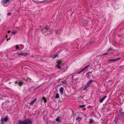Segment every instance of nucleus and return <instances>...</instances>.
Listing matches in <instances>:
<instances>
[{
    "label": "nucleus",
    "mask_w": 124,
    "mask_h": 124,
    "mask_svg": "<svg viewBox=\"0 0 124 124\" xmlns=\"http://www.w3.org/2000/svg\"><path fill=\"white\" fill-rule=\"evenodd\" d=\"M28 90L30 91V92L31 93L34 92V91H35L33 87L29 88Z\"/></svg>",
    "instance_id": "obj_12"
},
{
    "label": "nucleus",
    "mask_w": 124,
    "mask_h": 124,
    "mask_svg": "<svg viewBox=\"0 0 124 124\" xmlns=\"http://www.w3.org/2000/svg\"><path fill=\"white\" fill-rule=\"evenodd\" d=\"M59 90L61 93H63V92L64 88L63 87H61L59 89Z\"/></svg>",
    "instance_id": "obj_15"
},
{
    "label": "nucleus",
    "mask_w": 124,
    "mask_h": 124,
    "mask_svg": "<svg viewBox=\"0 0 124 124\" xmlns=\"http://www.w3.org/2000/svg\"><path fill=\"white\" fill-rule=\"evenodd\" d=\"M42 27V26H40V27Z\"/></svg>",
    "instance_id": "obj_46"
},
{
    "label": "nucleus",
    "mask_w": 124,
    "mask_h": 124,
    "mask_svg": "<svg viewBox=\"0 0 124 124\" xmlns=\"http://www.w3.org/2000/svg\"><path fill=\"white\" fill-rule=\"evenodd\" d=\"M93 120L92 119H90V120L89 123H92L93 122Z\"/></svg>",
    "instance_id": "obj_26"
},
{
    "label": "nucleus",
    "mask_w": 124,
    "mask_h": 124,
    "mask_svg": "<svg viewBox=\"0 0 124 124\" xmlns=\"http://www.w3.org/2000/svg\"><path fill=\"white\" fill-rule=\"evenodd\" d=\"M88 86H87V85L86 84V86L84 88V89L85 90L86 89Z\"/></svg>",
    "instance_id": "obj_27"
},
{
    "label": "nucleus",
    "mask_w": 124,
    "mask_h": 124,
    "mask_svg": "<svg viewBox=\"0 0 124 124\" xmlns=\"http://www.w3.org/2000/svg\"><path fill=\"white\" fill-rule=\"evenodd\" d=\"M10 31H8V33H9L10 32Z\"/></svg>",
    "instance_id": "obj_36"
},
{
    "label": "nucleus",
    "mask_w": 124,
    "mask_h": 124,
    "mask_svg": "<svg viewBox=\"0 0 124 124\" xmlns=\"http://www.w3.org/2000/svg\"><path fill=\"white\" fill-rule=\"evenodd\" d=\"M24 82V81L22 82L20 80H18L15 82V85H20L21 86Z\"/></svg>",
    "instance_id": "obj_3"
},
{
    "label": "nucleus",
    "mask_w": 124,
    "mask_h": 124,
    "mask_svg": "<svg viewBox=\"0 0 124 124\" xmlns=\"http://www.w3.org/2000/svg\"><path fill=\"white\" fill-rule=\"evenodd\" d=\"M43 30V29H42L41 30Z\"/></svg>",
    "instance_id": "obj_47"
},
{
    "label": "nucleus",
    "mask_w": 124,
    "mask_h": 124,
    "mask_svg": "<svg viewBox=\"0 0 124 124\" xmlns=\"http://www.w3.org/2000/svg\"><path fill=\"white\" fill-rule=\"evenodd\" d=\"M85 106V105H81L79 106V108H81Z\"/></svg>",
    "instance_id": "obj_25"
},
{
    "label": "nucleus",
    "mask_w": 124,
    "mask_h": 124,
    "mask_svg": "<svg viewBox=\"0 0 124 124\" xmlns=\"http://www.w3.org/2000/svg\"><path fill=\"white\" fill-rule=\"evenodd\" d=\"M58 31V30H57V31H56V33Z\"/></svg>",
    "instance_id": "obj_41"
},
{
    "label": "nucleus",
    "mask_w": 124,
    "mask_h": 124,
    "mask_svg": "<svg viewBox=\"0 0 124 124\" xmlns=\"http://www.w3.org/2000/svg\"><path fill=\"white\" fill-rule=\"evenodd\" d=\"M16 33V31H13L12 32V34H15Z\"/></svg>",
    "instance_id": "obj_29"
},
{
    "label": "nucleus",
    "mask_w": 124,
    "mask_h": 124,
    "mask_svg": "<svg viewBox=\"0 0 124 124\" xmlns=\"http://www.w3.org/2000/svg\"><path fill=\"white\" fill-rule=\"evenodd\" d=\"M9 1V0H2L3 3L4 4L6 3Z\"/></svg>",
    "instance_id": "obj_14"
},
{
    "label": "nucleus",
    "mask_w": 124,
    "mask_h": 124,
    "mask_svg": "<svg viewBox=\"0 0 124 124\" xmlns=\"http://www.w3.org/2000/svg\"><path fill=\"white\" fill-rule=\"evenodd\" d=\"M12 14V13L10 12H9V13H8L7 14V16H10V15H11Z\"/></svg>",
    "instance_id": "obj_24"
},
{
    "label": "nucleus",
    "mask_w": 124,
    "mask_h": 124,
    "mask_svg": "<svg viewBox=\"0 0 124 124\" xmlns=\"http://www.w3.org/2000/svg\"><path fill=\"white\" fill-rule=\"evenodd\" d=\"M90 65V64H89L87 66H86L85 67V69L87 68Z\"/></svg>",
    "instance_id": "obj_30"
},
{
    "label": "nucleus",
    "mask_w": 124,
    "mask_h": 124,
    "mask_svg": "<svg viewBox=\"0 0 124 124\" xmlns=\"http://www.w3.org/2000/svg\"><path fill=\"white\" fill-rule=\"evenodd\" d=\"M93 42H90L89 43V44H88V45H91L92 43Z\"/></svg>",
    "instance_id": "obj_31"
},
{
    "label": "nucleus",
    "mask_w": 124,
    "mask_h": 124,
    "mask_svg": "<svg viewBox=\"0 0 124 124\" xmlns=\"http://www.w3.org/2000/svg\"><path fill=\"white\" fill-rule=\"evenodd\" d=\"M57 62L58 64H57L59 65V64H60L61 63L62 61H57Z\"/></svg>",
    "instance_id": "obj_22"
},
{
    "label": "nucleus",
    "mask_w": 124,
    "mask_h": 124,
    "mask_svg": "<svg viewBox=\"0 0 124 124\" xmlns=\"http://www.w3.org/2000/svg\"><path fill=\"white\" fill-rule=\"evenodd\" d=\"M85 68L84 67V68H83L82 70V71H83L84 70H85Z\"/></svg>",
    "instance_id": "obj_34"
},
{
    "label": "nucleus",
    "mask_w": 124,
    "mask_h": 124,
    "mask_svg": "<svg viewBox=\"0 0 124 124\" xmlns=\"http://www.w3.org/2000/svg\"><path fill=\"white\" fill-rule=\"evenodd\" d=\"M56 66L57 67V68L59 69H61V67L59 64H57V65H56Z\"/></svg>",
    "instance_id": "obj_19"
},
{
    "label": "nucleus",
    "mask_w": 124,
    "mask_h": 124,
    "mask_svg": "<svg viewBox=\"0 0 124 124\" xmlns=\"http://www.w3.org/2000/svg\"><path fill=\"white\" fill-rule=\"evenodd\" d=\"M82 72V70H81L80 71H78V72H77V73L78 74H79L80 73H81V72Z\"/></svg>",
    "instance_id": "obj_28"
},
{
    "label": "nucleus",
    "mask_w": 124,
    "mask_h": 124,
    "mask_svg": "<svg viewBox=\"0 0 124 124\" xmlns=\"http://www.w3.org/2000/svg\"><path fill=\"white\" fill-rule=\"evenodd\" d=\"M93 80H90L86 84L87 85V86H89L92 84V83L93 82Z\"/></svg>",
    "instance_id": "obj_6"
},
{
    "label": "nucleus",
    "mask_w": 124,
    "mask_h": 124,
    "mask_svg": "<svg viewBox=\"0 0 124 124\" xmlns=\"http://www.w3.org/2000/svg\"><path fill=\"white\" fill-rule=\"evenodd\" d=\"M62 83H66V81H62L61 82Z\"/></svg>",
    "instance_id": "obj_32"
},
{
    "label": "nucleus",
    "mask_w": 124,
    "mask_h": 124,
    "mask_svg": "<svg viewBox=\"0 0 124 124\" xmlns=\"http://www.w3.org/2000/svg\"><path fill=\"white\" fill-rule=\"evenodd\" d=\"M105 54L108 55V54L106 53H104V54H103V55H104Z\"/></svg>",
    "instance_id": "obj_35"
},
{
    "label": "nucleus",
    "mask_w": 124,
    "mask_h": 124,
    "mask_svg": "<svg viewBox=\"0 0 124 124\" xmlns=\"http://www.w3.org/2000/svg\"><path fill=\"white\" fill-rule=\"evenodd\" d=\"M15 48L16 49H18L19 48V47L18 45H17L15 46Z\"/></svg>",
    "instance_id": "obj_23"
},
{
    "label": "nucleus",
    "mask_w": 124,
    "mask_h": 124,
    "mask_svg": "<svg viewBox=\"0 0 124 124\" xmlns=\"http://www.w3.org/2000/svg\"><path fill=\"white\" fill-rule=\"evenodd\" d=\"M121 59L120 57H117L116 59H109L107 60L108 62L109 63H111L115 62Z\"/></svg>",
    "instance_id": "obj_2"
},
{
    "label": "nucleus",
    "mask_w": 124,
    "mask_h": 124,
    "mask_svg": "<svg viewBox=\"0 0 124 124\" xmlns=\"http://www.w3.org/2000/svg\"><path fill=\"white\" fill-rule=\"evenodd\" d=\"M56 120L58 122H60V117H58L57 118H56Z\"/></svg>",
    "instance_id": "obj_17"
},
{
    "label": "nucleus",
    "mask_w": 124,
    "mask_h": 124,
    "mask_svg": "<svg viewBox=\"0 0 124 124\" xmlns=\"http://www.w3.org/2000/svg\"><path fill=\"white\" fill-rule=\"evenodd\" d=\"M3 119H1L0 124H4V122L3 121Z\"/></svg>",
    "instance_id": "obj_18"
},
{
    "label": "nucleus",
    "mask_w": 124,
    "mask_h": 124,
    "mask_svg": "<svg viewBox=\"0 0 124 124\" xmlns=\"http://www.w3.org/2000/svg\"><path fill=\"white\" fill-rule=\"evenodd\" d=\"M58 54L59 53L57 54H56L55 55L54 54L53 55L54 56L51 55V56H50V57L51 58H52L53 59H54L56 57L58 56Z\"/></svg>",
    "instance_id": "obj_11"
},
{
    "label": "nucleus",
    "mask_w": 124,
    "mask_h": 124,
    "mask_svg": "<svg viewBox=\"0 0 124 124\" xmlns=\"http://www.w3.org/2000/svg\"><path fill=\"white\" fill-rule=\"evenodd\" d=\"M42 99L43 100L44 103H45L46 102V100L45 98V97H43Z\"/></svg>",
    "instance_id": "obj_20"
},
{
    "label": "nucleus",
    "mask_w": 124,
    "mask_h": 124,
    "mask_svg": "<svg viewBox=\"0 0 124 124\" xmlns=\"http://www.w3.org/2000/svg\"><path fill=\"white\" fill-rule=\"evenodd\" d=\"M91 73L92 72H90L87 73L86 74V77L88 78H90V77L92 76Z\"/></svg>",
    "instance_id": "obj_8"
},
{
    "label": "nucleus",
    "mask_w": 124,
    "mask_h": 124,
    "mask_svg": "<svg viewBox=\"0 0 124 124\" xmlns=\"http://www.w3.org/2000/svg\"><path fill=\"white\" fill-rule=\"evenodd\" d=\"M43 1H41L40 2V3H42L43 2Z\"/></svg>",
    "instance_id": "obj_37"
},
{
    "label": "nucleus",
    "mask_w": 124,
    "mask_h": 124,
    "mask_svg": "<svg viewBox=\"0 0 124 124\" xmlns=\"http://www.w3.org/2000/svg\"><path fill=\"white\" fill-rule=\"evenodd\" d=\"M10 40V39H7V41H8V40Z\"/></svg>",
    "instance_id": "obj_39"
},
{
    "label": "nucleus",
    "mask_w": 124,
    "mask_h": 124,
    "mask_svg": "<svg viewBox=\"0 0 124 124\" xmlns=\"http://www.w3.org/2000/svg\"><path fill=\"white\" fill-rule=\"evenodd\" d=\"M57 93V91H56V92H55V93Z\"/></svg>",
    "instance_id": "obj_45"
},
{
    "label": "nucleus",
    "mask_w": 124,
    "mask_h": 124,
    "mask_svg": "<svg viewBox=\"0 0 124 124\" xmlns=\"http://www.w3.org/2000/svg\"><path fill=\"white\" fill-rule=\"evenodd\" d=\"M107 96H106L103 97L101 99H100L99 100V102L100 103H102L103 102V101L106 99L107 97Z\"/></svg>",
    "instance_id": "obj_10"
},
{
    "label": "nucleus",
    "mask_w": 124,
    "mask_h": 124,
    "mask_svg": "<svg viewBox=\"0 0 124 124\" xmlns=\"http://www.w3.org/2000/svg\"><path fill=\"white\" fill-rule=\"evenodd\" d=\"M43 27L46 30H48L49 28V26L46 23H44L43 25Z\"/></svg>",
    "instance_id": "obj_7"
},
{
    "label": "nucleus",
    "mask_w": 124,
    "mask_h": 124,
    "mask_svg": "<svg viewBox=\"0 0 124 124\" xmlns=\"http://www.w3.org/2000/svg\"><path fill=\"white\" fill-rule=\"evenodd\" d=\"M4 104V103H2V105H3Z\"/></svg>",
    "instance_id": "obj_43"
},
{
    "label": "nucleus",
    "mask_w": 124,
    "mask_h": 124,
    "mask_svg": "<svg viewBox=\"0 0 124 124\" xmlns=\"http://www.w3.org/2000/svg\"><path fill=\"white\" fill-rule=\"evenodd\" d=\"M3 119V121L4 122H7V121L8 120V118L7 116L6 117H5L4 118L3 117H2L1 119Z\"/></svg>",
    "instance_id": "obj_13"
},
{
    "label": "nucleus",
    "mask_w": 124,
    "mask_h": 124,
    "mask_svg": "<svg viewBox=\"0 0 124 124\" xmlns=\"http://www.w3.org/2000/svg\"><path fill=\"white\" fill-rule=\"evenodd\" d=\"M123 113V114L124 115L123 116H124V113Z\"/></svg>",
    "instance_id": "obj_44"
},
{
    "label": "nucleus",
    "mask_w": 124,
    "mask_h": 124,
    "mask_svg": "<svg viewBox=\"0 0 124 124\" xmlns=\"http://www.w3.org/2000/svg\"><path fill=\"white\" fill-rule=\"evenodd\" d=\"M88 24V22L86 20H84L82 22V25L84 26H86Z\"/></svg>",
    "instance_id": "obj_5"
},
{
    "label": "nucleus",
    "mask_w": 124,
    "mask_h": 124,
    "mask_svg": "<svg viewBox=\"0 0 124 124\" xmlns=\"http://www.w3.org/2000/svg\"><path fill=\"white\" fill-rule=\"evenodd\" d=\"M24 81H25L26 82H27V79H26V80L25 79Z\"/></svg>",
    "instance_id": "obj_38"
},
{
    "label": "nucleus",
    "mask_w": 124,
    "mask_h": 124,
    "mask_svg": "<svg viewBox=\"0 0 124 124\" xmlns=\"http://www.w3.org/2000/svg\"><path fill=\"white\" fill-rule=\"evenodd\" d=\"M8 38L7 36H6V38Z\"/></svg>",
    "instance_id": "obj_42"
},
{
    "label": "nucleus",
    "mask_w": 124,
    "mask_h": 124,
    "mask_svg": "<svg viewBox=\"0 0 124 124\" xmlns=\"http://www.w3.org/2000/svg\"><path fill=\"white\" fill-rule=\"evenodd\" d=\"M59 97V93H56V96H55V98L56 99L58 98Z\"/></svg>",
    "instance_id": "obj_16"
},
{
    "label": "nucleus",
    "mask_w": 124,
    "mask_h": 124,
    "mask_svg": "<svg viewBox=\"0 0 124 124\" xmlns=\"http://www.w3.org/2000/svg\"><path fill=\"white\" fill-rule=\"evenodd\" d=\"M108 50H109V51H110V50H113V49H112V47H111V48H109L108 49Z\"/></svg>",
    "instance_id": "obj_33"
},
{
    "label": "nucleus",
    "mask_w": 124,
    "mask_h": 124,
    "mask_svg": "<svg viewBox=\"0 0 124 124\" xmlns=\"http://www.w3.org/2000/svg\"><path fill=\"white\" fill-rule=\"evenodd\" d=\"M32 123L31 120L27 119L22 121H20L18 124H31Z\"/></svg>",
    "instance_id": "obj_1"
},
{
    "label": "nucleus",
    "mask_w": 124,
    "mask_h": 124,
    "mask_svg": "<svg viewBox=\"0 0 124 124\" xmlns=\"http://www.w3.org/2000/svg\"><path fill=\"white\" fill-rule=\"evenodd\" d=\"M37 100L36 98H35L33 99L31 102L29 103V104L31 106Z\"/></svg>",
    "instance_id": "obj_9"
},
{
    "label": "nucleus",
    "mask_w": 124,
    "mask_h": 124,
    "mask_svg": "<svg viewBox=\"0 0 124 124\" xmlns=\"http://www.w3.org/2000/svg\"><path fill=\"white\" fill-rule=\"evenodd\" d=\"M17 54L18 56L22 55V56H26L29 55V54L28 53H17Z\"/></svg>",
    "instance_id": "obj_4"
},
{
    "label": "nucleus",
    "mask_w": 124,
    "mask_h": 124,
    "mask_svg": "<svg viewBox=\"0 0 124 124\" xmlns=\"http://www.w3.org/2000/svg\"><path fill=\"white\" fill-rule=\"evenodd\" d=\"M6 102H9V101L8 100H7V101H6Z\"/></svg>",
    "instance_id": "obj_40"
},
{
    "label": "nucleus",
    "mask_w": 124,
    "mask_h": 124,
    "mask_svg": "<svg viewBox=\"0 0 124 124\" xmlns=\"http://www.w3.org/2000/svg\"><path fill=\"white\" fill-rule=\"evenodd\" d=\"M81 119V118L78 117H77L76 118V120H78V121H80Z\"/></svg>",
    "instance_id": "obj_21"
}]
</instances>
